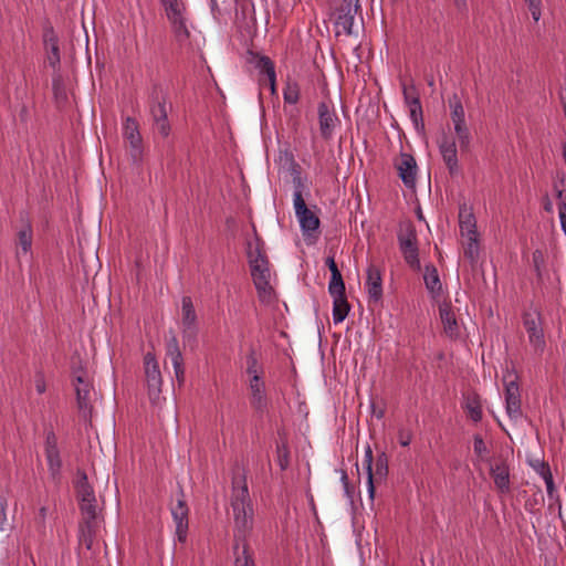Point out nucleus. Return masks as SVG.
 Wrapping results in <instances>:
<instances>
[{"label": "nucleus", "mask_w": 566, "mask_h": 566, "mask_svg": "<svg viewBox=\"0 0 566 566\" xmlns=\"http://www.w3.org/2000/svg\"><path fill=\"white\" fill-rule=\"evenodd\" d=\"M301 88L295 80L287 78L283 90V98L285 103L296 104L300 99Z\"/></svg>", "instance_id": "33"}, {"label": "nucleus", "mask_w": 566, "mask_h": 566, "mask_svg": "<svg viewBox=\"0 0 566 566\" xmlns=\"http://www.w3.org/2000/svg\"><path fill=\"white\" fill-rule=\"evenodd\" d=\"M266 77L269 80L271 94H275L276 93V74L274 73L273 76H266Z\"/></svg>", "instance_id": "56"}, {"label": "nucleus", "mask_w": 566, "mask_h": 566, "mask_svg": "<svg viewBox=\"0 0 566 566\" xmlns=\"http://www.w3.org/2000/svg\"><path fill=\"white\" fill-rule=\"evenodd\" d=\"M40 516L42 517V520L45 518V516H46V507L43 506V507L40 509Z\"/></svg>", "instance_id": "61"}, {"label": "nucleus", "mask_w": 566, "mask_h": 566, "mask_svg": "<svg viewBox=\"0 0 566 566\" xmlns=\"http://www.w3.org/2000/svg\"><path fill=\"white\" fill-rule=\"evenodd\" d=\"M248 259L250 265L268 261L263 243L258 238L254 242H249L248 244Z\"/></svg>", "instance_id": "31"}, {"label": "nucleus", "mask_w": 566, "mask_h": 566, "mask_svg": "<svg viewBox=\"0 0 566 566\" xmlns=\"http://www.w3.org/2000/svg\"><path fill=\"white\" fill-rule=\"evenodd\" d=\"M44 454L51 478L56 481L60 478L62 460L57 447V438L53 430L45 433Z\"/></svg>", "instance_id": "13"}, {"label": "nucleus", "mask_w": 566, "mask_h": 566, "mask_svg": "<svg viewBox=\"0 0 566 566\" xmlns=\"http://www.w3.org/2000/svg\"><path fill=\"white\" fill-rule=\"evenodd\" d=\"M186 11L174 9L167 17L171 23L172 32L178 45L187 51L199 50L203 38L200 32L191 30Z\"/></svg>", "instance_id": "2"}, {"label": "nucleus", "mask_w": 566, "mask_h": 566, "mask_svg": "<svg viewBox=\"0 0 566 566\" xmlns=\"http://www.w3.org/2000/svg\"><path fill=\"white\" fill-rule=\"evenodd\" d=\"M453 129H454V134L458 139V143H459L460 149L462 151L468 150L470 147V143H471V134L467 126V123L453 124Z\"/></svg>", "instance_id": "32"}, {"label": "nucleus", "mask_w": 566, "mask_h": 566, "mask_svg": "<svg viewBox=\"0 0 566 566\" xmlns=\"http://www.w3.org/2000/svg\"><path fill=\"white\" fill-rule=\"evenodd\" d=\"M237 541H242V552L237 554L234 566H256L253 553L245 541L253 526V506L249 493L245 474L237 469L232 478V492L230 497Z\"/></svg>", "instance_id": "1"}, {"label": "nucleus", "mask_w": 566, "mask_h": 566, "mask_svg": "<svg viewBox=\"0 0 566 566\" xmlns=\"http://www.w3.org/2000/svg\"><path fill=\"white\" fill-rule=\"evenodd\" d=\"M175 377L179 386L185 384L186 375L185 369L175 371Z\"/></svg>", "instance_id": "57"}, {"label": "nucleus", "mask_w": 566, "mask_h": 566, "mask_svg": "<svg viewBox=\"0 0 566 566\" xmlns=\"http://www.w3.org/2000/svg\"><path fill=\"white\" fill-rule=\"evenodd\" d=\"M123 136L128 144V151L134 163H140L143 159L144 148L143 138L139 133V125L133 117H126L123 123Z\"/></svg>", "instance_id": "11"}, {"label": "nucleus", "mask_w": 566, "mask_h": 566, "mask_svg": "<svg viewBox=\"0 0 566 566\" xmlns=\"http://www.w3.org/2000/svg\"><path fill=\"white\" fill-rule=\"evenodd\" d=\"M557 197L560 199V202L558 205V217L560 221V227L566 235V193L564 195L563 190H558Z\"/></svg>", "instance_id": "45"}, {"label": "nucleus", "mask_w": 566, "mask_h": 566, "mask_svg": "<svg viewBox=\"0 0 566 566\" xmlns=\"http://www.w3.org/2000/svg\"><path fill=\"white\" fill-rule=\"evenodd\" d=\"M27 114H28V109H27V107H25V106H23V107H22V109H21V113H20L21 118H22V119H25Z\"/></svg>", "instance_id": "59"}, {"label": "nucleus", "mask_w": 566, "mask_h": 566, "mask_svg": "<svg viewBox=\"0 0 566 566\" xmlns=\"http://www.w3.org/2000/svg\"><path fill=\"white\" fill-rule=\"evenodd\" d=\"M249 389L251 391V405L256 410H263L266 406L265 384L261 376H254L249 379Z\"/></svg>", "instance_id": "23"}, {"label": "nucleus", "mask_w": 566, "mask_h": 566, "mask_svg": "<svg viewBox=\"0 0 566 566\" xmlns=\"http://www.w3.org/2000/svg\"><path fill=\"white\" fill-rule=\"evenodd\" d=\"M532 465L542 478L547 476V474H552L549 465L545 462L537 460L532 463Z\"/></svg>", "instance_id": "50"}, {"label": "nucleus", "mask_w": 566, "mask_h": 566, "mask_svg": "<svg viewBox=\"0 0 566 566\" xmlns=\"http://www.w3.org/2000/svg\"><path fill=\"white\" fill-rule=\"evenodd\" d=\"M144 369L148 397L153 403H157L160 400L163 377L154 354L147 353L144 356Z\"/></svg>", "instance_id": "8"}, {"label": "nucleus", "mask_w": 566, "mask_h": 566, "mask_svg": "<svg viewBox=\"0 0 566 566\" xmlns=\"http://www.w3.org/2000/svg\"><path fill=\"white\" fill-rule=\"evenodd\" d=\"M44 46L49 64L55 69L61 61L57 36L53 30H46L44 33Z\"/></svg>", "instance_id": "24"}, {"label": "nucleus", "mask_w": 566, "mask_h": 566, "mask_svg": "<svg viewBox=\"0 0 566 566\" xmlns=\"http://www.w3.org/2000/svg\"><path fill=\"white\" fill-rule=\"evenodd\" d=\"M396 167L402 182L407 187L412 188L416 184L417 176L416 159L409 154H401L399 160L396 164Z\"/></svg>", "instance_id": "19"}, {"label": "nucleus", "mask_w": 566, "mask_h": 566, "mask_svg": "<svg viewBox=\"0 0 566 566\" xmlns=\"http://www.w3.org/2000/svg\"><path fill=\"white\" fill-rule=\"evenodd\" d=\"M410 118L417 129H423V114L420 101H413L412 106H409Z\"/></svg>", "instance_id": "37"}, {"label": "nucleus", "mask_w": 566, "mask_h": 566, "mask_svg": "<svg viewBox=\"0 0 566 566\" xmlns=\"http://www.w3.org/2000/svg\"><path fill=\"white\" fill-rule=\"evenodd\" d=\"M251 275L258 291V296L262 303H271L274 298V290L271 286V272L269 261L252 264Z\"/></svg>", "instance_id": "9"}, {"label": "nucleus", "mask_w": 566, "mask_h": 566, "mask_svg": "<svg viewBox=\"0 0 566 566\" xmlns=\"http://www.w3.org/2000/svg\"><path fill=\"white\" fill-rule=\"evenodd\" d=\"M524 2L527 4L532 18L534 19L535 22H537L542 15V0H524Z\"/></svg>", "instance_id": "46"}, {"label": "nucleus", "mask_w": 566, "mask_h": 566, "mask_svg": "<svg viewBox=\"0 0 566 566\" xmlns=\"http://www.w3.org/2000/svg\"><path fill=\"white\" fill-rule=\"evenodd\" d=\"M388 474V463L385 454H381L376 460V471L374 473V480H382Z\"/></svg>", "instance_id": "44"}, {"label": "nucleus", "mask_w": 566, "mask_h": 566, "mask_svg": "<svg viewBox=\"0 0 566 566\" xmlns=\"http://www.w3.org/2000/svg\"><path fill=\"white\" fill-rule=\"evenodd\" d=\"M439 151L450 175L458 174L459 161L455 140L447 135H443L442 139L439 142Z\"/></svg>", "instance_id": "17"}, {"label": "nucleus", "mask_w": 566, "mask_h": 566, "mask_svg": "<svg viewBox=\"0 0 566 566\" xmlns=\"http://www.w3.org/2000/svg\"><path fill=\"white\" fill-rule=\"evenodd\" d=\"M319 132L324 139H329L338 123V117L326 102H321L317 106Z\"/></svg>", "instance_id": "16"}, {"label": "nucleus", "mask_w": 566, "mask_h": 566, "mask_svg": "<svg viewBox=\"0 0 566 566\" xmlns=\"http://www.w3.org/2000/svg\"><path fill=\"white\" fill-rule=\"evenodd\" d=\"M539 253L538 251H536L534 254H533V259L534 261L536 262V254Z\"/></svg>", "instance_id": "63"}, {"label": "nucleus", "mask_w": 566, "mask_h": 566, "mask_svg": "<svg viewBox=\"0 0 566 566\" xmlns=\"http://www.w3.org/2000/svg\"><path fill=\"white\" fill-rule=\"evenodd\" d=\"M276 455L281 470H286L290 464V451L285 442L276 444Z\"/></svg>", "instance_id": "42"}, {"label": "nucleus", "mask_w": 566, "mask_h": 566, "mask_svg": "<svg viewBox=\"0 0 566 566\" xmlns=\"http://www.w3.org/2000/svg\"><path fill=\"white\" fill-rule=\"evenodd\" d=\"M517 377L512 371H506L503 377L505 386V409L507 416L513 420L522 418V402Z\"/></svg>", "instance_id": "10"}, {"label": "nucleus", "mask_w": 566, "mask_h": 566, "mask_svg": "<svg viewBox=\"0 0 566 566\" xmlns=\"http://www.w3.org/2000/svg\"><path fill=\"white\" fill-rule=\"evenodd\" d=\"M465 409L469 417L474 421L479 422L482 419V408L476 397H468L465 402Z\"/></svg>", "instance_id": "36"}, {"label": "nucleus", "mask_w": 566, "mask_h": 566, "mask_svg": "<svg viewBox=\"0 0 566 566\" xmlns=\"http://www.w3.org/2000/svg\"><path fill=\"white\" fill-rule=\"evenodd\" d=\"M543 480H544V482L546 484V490H547L548 496L553 497L554 493H555L553 475L552 474H547V476H544Z\"/></svg>", "instance_id": "53"}, {"label": "nucleus", "mask_w": 566, "mask_h": 566, "mask_svg": "<svg viewBox=\"0 0 566 566\" xmlns=\"http://www.w3.org/2000/svg\"><path fill=\"white\" fill-rule=\"evenodd\" d=\"M7 499L0 495V532L3 531L4 523L7 521Z\"/></svg>", "instance_id": "52"}, {"label": "nucleus", "mask_w": 566, "mask_h": 566, "mask_svg": "<svg viewBox=\"0 0 566 566\" xmlns=\"http://www.w3.org/2000/svg\"><path fill=\"white\" fill-rule=\"evenodd\" d=\"M76 497L78 503L96 502V496L93 486L88 483L87 475L84 471L77 472V480L75 483Z\"/></svg>", "instance_id": "25"}, {"label": "nucleus", "mask_w": 566, "mask_h": 566, "mask_svg": "<svg viewBox=\"0 0 566 566\" xmlns=\"http://www.w3.org/2000/svg\"><path fill=\"white\" fill-rule=\"evenodd\" d=\"M78 506L82 515L78 539L87 549H92L99 528L97 501L78 503Z\"/></svg>", "instance_id": "6"}, {"label": "nucleus", "mask_w": 566, "mask_h": 566, "mask_svg": "<svg viewBox=\"0 0 566 566\" xmlns=\"http://www.w3.org/2000/svg\"><path fill=\"white\" fill-rule=\"evenodd\" d=\"M402 93H403L405 102L408 105V107L412 106L413 101H420L419 96L417 94L416 87L413 85H410V86L403 85Z\"/></svg>", "instance_id": "47"}, {"label": "nucleus", "mask_w": 566, "mask_h": 566, "mask_svg": "<svg viewBox=\"0 0 566 566\" xmlns=\"http://www.w3.org/2000/svg\"><path fill=\"white\" fill-rule=\"evenodd\" d=\"M399 442L402 447H407L411 442V434L409 432L400 431L399 432Z\"/></svg>", "instance_id": "54"}, {"label": "nucleus", "mask_w": 566, "mask_h": 566, "mask_svg": "<svg viewBox=\"0 0 566 566\" xmlns=\"http://www.w3.org/2000/svg\"><path fill=\"white\" fill-rule=\"evenodd\" d=\"M170 105L167 102V95L159 85H154L150 93L149 114L153 122V128L164 138L168 137L171 130L168 120Z\"/></svg>", "instance_id": "3"}, {"label": "nucleus", "mask_w": 566, "mask_h": 566, "mask_svg": "<svg viewBox=\"0 0 566 566\" xmlns=\"http://www.w3.org/2000/svg\"><path fill=\"white\" fill-rule=\"evenodd\" d=\"M160 2L165 7L167 15L169 13H171L174 9H176V10L179 9L181 11H186L185 4L179 0H160Z\"/></svg>", "instance_id": "49"}, {"label": "nucleus", "mask_w": 566, "mask_h": 566, "mask_svg": "<svg viewBox=\"0 0 566 566\" xmlns=\"http://www.w3.org/2000/svg\"><path fill=\"white\" fill-rule=\"evenodd\" d=\"M181 329L184 339H195L198 333L197 314L190 296L181 300Z\"/></svg>", "instance_id": "15"}, {"label": "nucleus", "mask_w": 566, "mask_h": 566, "mask_svg": "<svg viewBox=\"0 0 566 566\" xmlns=\"http://www.w3.org/2000/svg\"><path fill=\"white\" fill-rule=\"evenodd\" d=\"M328 292H329V294L345 293V283H344L340 271L331 273Z\"/></svg>", "instance_id": "40"}, {"label": "nucleus", "mask_w": 566, "mask_h": 566, "mask_svg": "<svg viewBox=\"0 0 566 566\" xmlns=\"http://www.w3.org/2000/svg\"><path fill=\"white\" fill-rule=\"evenodd\" d=\"M544 208H545L546 211L551 212L552 209H553L552 202L549 200H547V202L545 203Z\"/></svg>", "instance_id": "60"}, {"label": "nucleus", "mask_w": 566, "mask_h": 566, "mask_svg": "<svg viewBox=\"0 0 566 566\" xmlns=\"http://www.w3.org/2000/svg\"><path fill=\"white\" fill-rule=\"evenodd\" d=\"M53 92L56 98H64L65 91L63 85V80L60 75H55L52 81Z\"/></svg>", "instance_id": "48"}, {"label": "nucleus", "mask_w": 566, "mask_h": 566, "mask_svg": "<svg viewBox=\"0 0 566 566\" xmlns=\"http://www.w3.org/2000/svg\"><path fill=\"white\" fill-rule=\"evenodd\" d=\"M342 481L344 482L345 486L347 488V485H348V478H347V474L345 472H343Z\"/></svg>", "instance_id": "62"}, {"label": "nucleus", "mask_w": 566, "mask_h": 566, "mask_svg": "<svg viewBox=\"0 0 566 566\" xmlns=\"http://www.w3.org/2000/svg\"><path fill=\"white\" fill-rule=\"evenodd\" d=\"M455 7L460 11L467 10V0H453Z\"/></svg>", "instance_id": "58"}, {"label": "nucleus", "mask_w": 566, "mask_h": 566, "mask_svg": "<svg viewBox=\"0 0 566 566\" xmlns=\"http://www.w3.org/2000/svg\"><path fill=\"white\" fill-rule=\"evenodd\" d=\"M473 450L479 461L486 460L489 449L480 434H475L473 439Z\"/></svg>", "instance_id": "43"}, {"label": "nucleus", "mask_w": 566, "mask_h": 566, "mask_svg": "<svg viewBox=\"0 0 566 566\" xmlns=\"http://www.w3.org/2000/svg\"><path fill=\"white\" fill-rule=\"evenodd\" d=\"M440 319L443 325V331L451 339H457L460 335V326L458 324L454 312L452 311L451 304L442 303L439 306Z\"/></svg>", "instance_id": "20"}, {"label": "nucleus", "mask_w": 566, "mask_h": 566, "mask_svg": "<svg viewBox=\"0 0 566 566\" xmlns=\"http://www.w3.org/2000/svg\"><path fill=\"white\" fill-rule=\"evenodd\" d=\"M397 240L405 262L413 271H420L417 230L411 221L400 222Z\"/></svg>", "instance_id": "5"}, {"label": "nucleus", "mask_w": 566, "mask_h": 566, "mask_svg": "<svg viewBox=\"0 0 566 566\" xmlns=\"http://www.w3.org/2000/svg\"><path fill=\"white\" fill-rule=\"evenodd\" d=\"M34 386H35V390L38 391V394L42 395L45 392L46 384H45L44 375L42 373H36L35 377H34Z\"/></svg>", "instance_id": "51"}, {"label": "nucleus", "mask_w": 566, "mask_h": 566, "mask_svg": "<svg viewBox=\"0 0 566 566\" xmlns=\"http://www.w3.org/2000/svg\"><path fill=\"white\" fill-rule=\"evenodd\" d=\"M490 474L494 481L495 488L501 493L510 492V469L504 461L492 464L490 467Z\"/></svg>", "instance_id": "22"}, {"label": "nucleus", "mask_w": 566, "mask_h": 566, "mask_svg": "<svg viewBox=\"0 0 566 566\" xmlns=\"http://www.w3.org/2000/svg\"><path fill=\"white\" fill-rule=\"evenodd\" d=\"M449 105H450V108H451V120H452V124L465 123L464 108H463L461 99L458 97V95H453L449 99Z\"/></svg>", "instance_id": "34"}, {"label": "nucleus", "mask_w": 566, "mask_h": 566, "mask_svg": "<svg viewBox=\"0 0 566 566\" xmlns=\"http://www.w3.org/2000/svg\"><path fill=\"white\" fill-rule=\"evenodd\" d=\"M18 244L23 253H28L32 247V228L28 223L18 232Z\"/></svg>", "instance_id": "35"}, {"label": "nucleus", "mask_w": 566, "mask_h": 566, "mask_svg": "<svg viewBox=\"0 0 566 566\" xmlns=\"http://www.w3.org/2000/svg\"><path fill=\"white\" fill-rule=\"evenodd\" d=\"M373 451L371 448L368 446L365 451V459L363 461V465L366 469L367 472V486H368V495L369 499L373 501L375 497V484H374V472H373Z\"/></svg>", "instance_id": "30"}, {"label": "nucleus", "mask_w": 566, "mask_h": 566, "mask_svg": "<svg viewBox=\"0 0 566 566\" xmlns=\"http://www.w3.org/2000/svg\"><path fill=\"white\" fill-rule=\"evenodd\" d=\"M464 255L471 263H475L479 258V241L478 237L468 238L464 244Z\"/></svg>", "instance_id": "38"}, {"label": "nucleus", "mask_w": 566, "mask_h": 566, "mask_svg": "<svg viewBox=\"0 0 566 566\" xmlns=\"http://www.w3.org/2000/svg\"><path fill=\"white\" fill-rule=\"evenodd\" d=\"M255 67L265 76H273L275 73L274 64L268 56H259L255 62Z\"/></svg>", "instance_id": "41"}, {"label": "nucleus", "mask_w": 566, "mask_h": 566, "mask_svg": "<svg viewBox=\"0 0 566 566\" xmlns=\"http://www.w3.org/2000/svg\"><path fill=\"white\" fill-rule=\"evenodd\" d=\"M331 296L333 297V321L335 324H339L348 315L350 306L345 293L331 294Z\"/></svg>", "instance_id": "28"}, {"label": "nucleus", "mask_w": 566, "mask_h": 566, "mask_svg": "<svg viewBox=\"0 0 566 566\" xmlns=\"http://www.w3.org/2000/svg\"><path fill=\"white\" fill-rule=\"evenodd\" d=\"M74 387L76 394L77 408L84 418H87L92 413V394L93 386L90 380L83 375H78L74 378Z\"/></svg>", "instance_id": "14"}, {"label": "nucleus", "mask_w": 566, "mask_h": 566, "mask_svg": "<svg viewBox=\"0 0 566 566\" xmlns=\"http://www.w3.org/2000/svg\"><path fill=\"white\" fill-rule=\"evenodd\" d=\"M359 9V0H342L336 10L335 27L337 33L340 31L349 35L353 32L355 15Z\"/></svg>", "instance_id": "12"}, {"label": "nucleus", "mask_w": 566, "mask_h": 566, "mask_svg": "<svg viewBox=\"0 0 566 566\" xmlns=\"http://www.w3.org/2000/svg\"><path fill=\"white\" fill-rule=\"evenodd\" d=\"M523 326L526 331L530 345L536 354H542L546 342L543 329V317L537 308H531L523 314Z\"/></svg>", "instance_id": "7"}, {"label": "nucleus", "mask_w": 566, "mask_h": 566, "mask_svg": "<svg viewBox=\"0 0 566 566\" xmlns=\"http://www.w3.org/2000/svg\"><path fill=\"white\" fill-rule=\"evenodd\" d=\"M166 356L170 359L174 373L185 369L182 353L176 336H171L166 344Z\"/></svg>", "instance_id": "27"}, {"label": "nucleus", "mask_w": 566, "mask_h": 566, "mask_svg": "<svg viewBox=\"0 0 566 566\" xmlns=\"http://www.w3.org/2000/svg\"><path fill=\"white\" fill-rule=\"evenodd\" d=\"M247 374L249 378H254V376H261L263 374V368L259 364V360L254 354V352H251L247 356Z\"/></svg>", "instance_id": "39"}, {"label": "nucleus", "mask_w": 566, "mask_h": 566, "mask_svg": "<svg viewBox=\"0 0 566 566\" xmlns=\"http://www.w3.org/2000/svg\"><path fill=\"white\" fill-rule=\"evenodd\" d=\"M181 496H184L181 494ZM188 506L182 497L177 500V503L171 507V515L176 523V535L179 542H185L188 532Z\"/></svg>", "instance_id": "18"}, {"label": "nucleus", "mask_w": 566, "mask_h": 566, "mask_svg": "<svg viewBox=\"0 0 566 566\" xmlns=\"http://www.w3.org/2000/svg\"><path fill=\"white\" fill-rule=\"evenodd\" d=\"M326 265L328 266L331 273L339 271L338 268H337V264H336V262L334 260V256H328L326 259Z\"/></svg>", "instance_id": "55"}, {"label": "nucleus", "mask_w": 566, "mask_h": 566, "mask_svg": "<svg viewBox=\"0 0 566 566\" xmlns=\"http://www.w3.org/2000/svg\"><path fill=\"white\" fill-rule=\"evenodd\" d=\"M423 281L429 293L436 297L441 294L442 284L438 274V270L434 265L428 264L424 266Z\"/></svg>", "instance_id": "26"}, {"label": "nucleus", "mask_w": 566, "mask_h": 566, "mask_svg": "<svg viewBox=\"0 0 566 566\" xmlns=\"http://www.w3.org/2000/svg\"><path fill=\"white\" fill-rule=\"evenodd\" d=\"M294 193H293V206L295 216L298 219L302 232L305 237H316L319 219L318 217L307 208L303 198V182L300 177L294 178Z\"/></svg>", "instance_id": "4"}, {"label": "nucleus", "mask_w": 566, "mask_h": 566, "mask_svg": "<svg viewBox=\"0 0 566 566\" xmlns=\"http://www.w3.org/2000/svg\"><path fill=\"white\" fill-rule=\"evenodd\" d=\"M459 218H460L459 226H460L461 235L465 239L472 238V237H478L474 216L470 212H465V213L460 212Z\"/></svg>", "instance_id": "29"}, {"label": "nucleus", "mask_w": 566, "mask_h": 566, "mask_svg": "<svg viewBox=\"0 0 566 566\" xmlns=\"http://www.w3.org/2000/svg\"><path fill=\"white\" fill-rule=\"evenodd\" d=\"M366 287H367L368 295L371 300H374L375 302H378L381 298V296H382L381 272L374 264H370L367 268Z\"/></svg>", "instance_id": "21"}]
</instances>
